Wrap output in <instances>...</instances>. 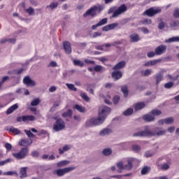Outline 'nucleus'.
Returning a JSON list of instances; mask_svg holds the SVG:
<instances>
[{
  "instance_id": "obj_1",
  "label": "nucleus",
  "mask_w": 179,
  "mask_h": 179,
  "mask_svg": "<svg viewBox=\"0 0 179 179\" xmlns=\"http://www.w3.org/2000/svg\"><path fill=\"white\" fill-rule=\"evenodd\" d=\"M110 113H111V108L106 106H101L99 110V117L91 118L87 120L85 124V128H91L92 127L103 124Z\"/></svg>"
},
{
  "instance_id": "obj_2",
  "label": "nucleus",
  "mask_w": 179,
  "mask_h": 179,
  "mask_svg": "<svg viewBox=\"0 0 179 179\" xmlns=\"http://www.w3.org/2000/svg\"><path fill=\"white\" fill-rule=\"evenodd\" d=\"M167 134V130L162 127H155L154 131H150L149 126H145L144 130L140 131L138 132L134 133L133 136H163Z\"/></svg>"
},
{
  "instance_id": "obj_3",
  "label": "nucleus",
  "mask_w": 179,
  "mask_h": 179,
  "mask_svg": "<svg viewBox=\"0 0 179 179\" xmlns=\"http://www.w3.org/2000/svg\"><path fill=\"white\" fill-rule=\"evenodd\" d=\"M28 155L29 148L27 147L22 148L18 152L13 153V157H15V159H17V160H22L24 159V157H26Z\"/></svg>"
},
{
  "instance_id": "obj_4",
  "label": "nucleus",
  "mask_w": 179,
  "mask_h": 179,
  "mask_svg": "<svg viewBox=\"0 0 179 179\" xmlns=\"http://www.w3.org/2000/svg\"><path fill=\"white\" fill-rule=\"evenodd\" d=\"M75 169H76V167L75 166H70L64 169H59L55 170L53 171V174H56L57 177H63V176H65V174L68 173H71V171H73Z\"/></svg>"
},
{
  "instance_id": "obj_5",
  "label": "nucleus",
  "mask_w": 179,
  "mask_h": 179,
  "mask_svg": "<svg viewBox=\"0 0 179 179\" xmlns=\"http://www.w3.org/2000/svg\"><path fill=\"white\" fill-rule=\"evenodd\" d=\"M53 129L56 132L65 129V122L62 119H57L53 125Z\"/></svg>"
},
{
  "instance_id": "obj_6",
  "label": "nucleus",
  "mask_w": 179,
  "mask_h": 179,
  "mask_svg": "<svg viewBox=\"0 0 179 179\" xmlns=\"http://www.w3.org/2000/svg\"><path fill=\"white\" fill-rule=\"evenodd\" d=\"M99 10L100 12L101 10V7L95 6L87 10V12L83 14V17H87V16H92V17H94V16L96 15V12H97Z\"/></svg>"
},
{
  "instance_id": "obj_7",
  "label": "nucleus",
  "mask_w": 179,
  "mask_h": 179,
  "mask_svg": "<svg viewBox=\"0 0 179 179\" xmlns=\"http://www.w3.org/2000/svg\"><path fill=\"white\" fill-rule=\"evenodd\" d=\"M127 6L125 4L121 5L115 11L113 12L112 17H118L120 15H122V13H125V11L127 10Z\"/></svg>"
},
{
  "instance_id": "obj_8",
  "label": "nucleus",
  "mask_w": 179,
  "mask_h": 179,
  "mask_svg": "<svg viewBox=\"0 0 179 179\" xmlns=\"http://www.w3.org/2000/svg\"><path fill=\"white\" fill-rule=\"evenodd\" d=\"M160 12H162V10H160V9L155 10L154 8H150L146 10L143 13V15H146V16H148L149 17H152L155 16V15H157V13H160Z\"/></svg>"
},
{
  "instance_id": "obj_9",
  "label": "nucleus",
  "mask_w": 179,
  "mask_h": 179,
  "mask_svg": "<svg viewBox=\"0 0 179 179\" xmlns=\"http://www.w3.org/2000/svg\"><path fill=\"white\" fill-rule=\"evenodd\" d=\"M167 50V46L166 45H161L157 47L155 50L156 55H162Z\"/></svg>"
},
{
  "instance_id": "obj_10",
  "label": "nucleus",
  "mask_w": 179,
  "mask_h": 179,
  "mask_svg": "<svg viewBox=\"0 0 179 179\" xmlns=\"http://www.w3.org/2000/svg\"><path fill=\"white\" fill-rule=\"evenodd\" d=\"M23 83L27 86H36V81L31 80L29 76H26L24 78Z\"/></svg>"
},
{
  "instance_id": "obj_11",
  "label": "nucleus",
  "mask_w": 179,
  "mask_h": 179,
  "mask_svg": "<svg viewBox=\"0 0 179 179\" xmlns=\"http://www.w3.org/2000/svg\"><path fill=\"white\" fill-rule=\"evenodd\" d=\"M63 47L66 54H71L72 52V46L69 41L64 42Z\"/></svg>"
},
{
  "instance_id": "obj_12",
  "label": "nucleus",
  "mask_w": 179,
  "mask_h": 179,
  "mask_svg": "<svg viewBox=\"0 0 179 179\" xmlns=\"http://www.w3.org/2000/svg\"><path fill=\"white\" fill-rule=\"evenodd\" d=\"M146 107V103L145 102H138L134 105V111H141Z\"/></svg>"
},
{
  "instance_id": "obj_13",
  "label": "nucleus",
  "mask_w": 179,
  "mask_h": 179,
  "mask_svg": "<svg viewBox=\"0 0 179 179\" xmlns=\"http://www.w3.org/2000/svg\"><path fill=\"white\" fill-rule=\"evenodd\" d=\"M107 22H108V18L102 19L96 24L92 25V30H96V27H100V26H104V24H107Z\"/></svg>"
},
{
  "instance_id": "obj_14",
  "label": "nucleus",
  "mask_w": 179,
  "mask_h": 179,
  "mask_svg": "<svg viewBox=\"0 0 179 179\" xmlns=\"http://www.w3.org/2000/svg\"><path fill=\"white\" fill-rule=\"evenodd\" d=\"M125 65H127V62L125 61H121L118 62L116 65H115L113 68V71H118L120 69H124L125 68Z\"/></svg>"
},
{
  "instance_id": "obj_15",
  "label": "nucleus",
  "mask_w": 179,
  "mask_h": 179,
  "mask_svg": "<svg viewBox=\"0 0 179 179\" xmlns=\"http://www.w3.org/2000/svg\"><path fill=\"white\" fill-rule=\"evenodd\" d=\"M31 143H33V141L31 140L22 139L19 141L18 145H20V146H25V148H27L28 146H30Z\"/></svg>"
},
{
  "instance_id": "obj_16",
  "label": "nucleus",
  "mask_w": 179,
  "mask_h": 179,
  "mask_svg": "<svg viewBox=\"0 0 179 179\" xmlns=\"http://www.w3.org/2000/svg\"><path fill=\"white\" fill-rule=\"evenodd\" d=\"M130 43H138L141 38L138 34H131L129 35Z\"/></svg>"
},
{
  "instance_id": "obj_17",
  "label": "nucleus",
  "mask_w": 179,
  "mask_h": 179,
  "mask_svg": "<svg viewBox=\"0 0 179 179\" xmlns=\"http://www.w3.org/2000/svg\"><path fill=\"white\" fill-rule=\"evenodd\" d=\"M112 78H113L115 80H118V79H121L122 78V73L120 71L115 70V71L112 72Z\"/></svg>"
},
{
  "instance_id": "obj_18",
  "label": "nucleus",
  "mask_w": 179,
  "mask_h": 179,
  "mask_svg": "<svg viewBox=\"0 0 179 179\" xmlns=\"http://www.w3.org/2000/svg\"><path fill=\"white\" fill-rule=\"evenodd\" d=\"M135 159L130 158L127 159V164L124 165V170H131L133 165L132 163H134V161Z\"/></svg>"
},
{
  "instance_id": "obj_19",
  "label": "nucleus",
  "mask_w": 179,
  "mask_h": 179,
  "mask_svg": "<svg viewBox=\"0 0 179 179\" xmlns=\"http://www.w3.org/2000/svg\"><path fill=\"white\" fill-rule=\"evenodd\" d=\"M143 119L144 121H146L147 122H152V121H155V116L151 114L145 115L143 117Z\"/></svg>"
},
{
  "instance_id": "obj_20",
  "label": "nucleus",
  "mask_w": 179,
  "mask_h": 179,
  "mask_svg": "<svg viewBox=\"0 0 179 179\" xmlns=\"http://www.w3.org/2000/svg\"><path fill=\"white\" fill-rule=\"evenodd\" d=\"M155 85L156 86H159V83L163 80V73H158L155 75Z\"/></svg>"
},
{
  "instance_id": "obj_21",
  "label": "nucleus",
  "mask_w": 179,
  "mask_h": 179,
  "mask_svg": "<svg viewBox=\"0 0 179 179\" xmlns=\"http://www.w3.org/2000/svg\"><path fill=\"white\" fill-rule=\"evenodd\" d=\"M159 62H162V60L161 59L151 60V61L145 62L144 66H153L154 65L159 64Z\"/></svg>"
},
{
  "instance_id": "obj_22",
  "label": "nucleus",
  "mask_w": 179,
  "mask_h": 179,
  "mask_svg": "<svg viewBox=\"0 0 179 179\" xmlns=\"http://www.w3.org/2000/svg\"><path fill=\"white\" fill-rule=\"evenodd\" d=\"M19 108V105L17 103H15L14 105H13L12 106H10L6 111V114L9 115V114H12V113H13V111H15V110H17Z\"/></svg>"
},
{
  "instance_id": "obj_23",
  "label": "nucleus",
  "mask_w": 179,
  "mask_h": 179,
  "mask_svg": "<svg viewBox=\"0 0 179 179\" xmlns=\"http://www.w3.org/2000/svg\"><path fill=\"white\" fill-rule=\"evenodd\" d=\"M6 43H10L11 44H15L16 43V39L15 38H3L0 41V44H6Z\"/></svg>"
},
{
  "instance_id": "obj_24",
  "label": "nucleus",
  "mask_w": 179,
  "mask_h": 179,
  "mask_svg": "<svg viewBox=\"0 0 179 179\" xmlns=\"http://www.w3.org/2000/svg\"><path fill=\"white\" fill-rule=\"evenodd\" d=\"M113 131L110 129H103L99 132L100 136H106L107 135H110Z\"/></svg>"
},
{
  "instance_id": "obj_25",
  "label": "nucleus",
  "mask_w": 179,
  "mask_h": 179,
  "mask_svg": "<svg viewBox=\"0 0 179 179\" xmlns=\"http://www.w3.org/2000/svg\"><path fill=\"white\" fill-rule=\"evenodd\" d=\"M22 121L23 122H26L27 121H36V117L33 115H23Z\"/></svg>"
},
{
  "instance_id": "obj_26",
  "label": "nucleus",
  "mask_w": 179,
  "mask_h": 179,
  "mask_svg": "<svg viewBox=\"0 0 179 179\" xmlns=\"http://www.w3.org/2000/svg\"><path fill=\"white\" fill-rule=\"evenodd\" d=\"M58 8V2L55 1L50 3L46 6V9H50V10H54Z\"/></svg>"
},
{
  "instance_id": "obj_27",
  "label": "nucleus",
  "mask_w": 179,
  "mask_h": 179,
  "mask_svg": "<svg viewBox=\"0 0 179 179\" xmlns=\"http://www.w3.org/2000/svg\"><path fill=\"white\" fill-rule=\"evenodd\" d=\"M20 178H26L27 177V167H22L20 169Z\"/></svg>"
},
{
  "instance_id": "obj_28",
  "label": "nucleus",
  "mask_w": 179,
  "mask_h": 179,
  "mask_svg": "<svg viewBox=\"0 0 179 179\" xmlns=\"http://www.w3.org/2000/svg\"><path fill=\"white\" fill-rule=\"evenodd\" d=\"M69 163H71V162H69V160H63L59 162H57V166L59 168L65 167V166H68V164H69Z\"/></svg>"
},
{
  "instance_id": "obj_29",
  "label": "nucleus",
  "mask_w": 179,
  "mask_h": 179,
  "mask_svg": "<svg viewBox=\"0 0 179 179\" xmlns=\"http://www.w3.org/2000/svg\"><path fill=\"white\" fill-rule=\"evenodd\" d=\"M165 43H179V36H173L165 41Z\"/></svg>"
},
{
  "instance_id": "obj_30",
  "label": "nucleus",
  "mask_w": 179,
  "mask_h": 179,
  "mask_svg": "<svg viewBox=\"0 0 179 179\" xmlns=\"http://www.w3.org/2000/svg\"><path fill=\"white\" fill-rule=\"evenodd\" d=\"M113 154V150L111 148H105L102 150V155L103 156H110Z\"/></svg>"
},
{
  "instance_id": "obj_31",
  "label": "nucleus",
  "mask_w": 179,
  "mask_h": 179,
  "mask_svg": "<svg viewBox=\"0 0 179 179\" xmlns=\"http://www.w3.org/2000/svg\"><path fill=\"white\" fill-rule=\"evenodd\" d=\"M73 62L76 66H80L81 68L85 66V63L80 60L73 59Z\"/></svg>"
},
{
  "instance_id": "obj_32",
  "label": "nucleus",
  "mask_w": 179,
  "mask_h": 179,
  "mask_svg": "<svg viewBox=\"0 0 179 179\" xmlns=\"http://www.w3.org/2000/svg\"><path fill=\"white\" fill-rule=\"evenodd\" d=\"M71 149V147H69V145H64L62 148H59V155H64V152H68V150H69Z\"/></svg>"
},
{
  "instance_id": "obj_33",
  "label": "nucleus",
  "mask_w": 179,
  "mask_h": 179,
  "mask_svg": "<svg viewBox=\"0 0 179 179\" xmlns=\"http://www.w3.org/2000/svg\"><path fill=\"white\" fill-rule=\"evenodd\" d=\"M134 113V108H129L127 110H126L124 112H123V115H125V117H129L131 114Z\"/></svg>"
},
{
  "instance_id": "obj_34",
  "label": "nucleus",
  "mask_w": 179,
  "mask_h": 179,
  "mask_svg": "<svg viewBox=\"0 0 179 179\" xmlns=\"http://www.w3.org/2000/svg\"><path fill=\"white\" fill-rule=\"evenodd\" d=\"M74 108H76V110L79 111V113H85L86 111V109L85 108V107H83L79 104L75 105Z\"/></svg>"
},
{
  "instance_id": "obj_35",
  "label": "nucleus",
  "mask_w": 179,
  "mask_h": 179,
  "mask_svg": "<svg viewBox=\"0 0 179 179\" xmlns=\"http://www.w3.org/2000/svg\"><path fill=\"white\" fill-rule=\"evenodd\" d=\"M121 90L125 97H128V87L127 85H123L121 87Z\"/></svg>"
},
{
  "instance_id": "obj_36",
  "label": "nucleus",
  "mask_w": 179,
  "mask_h": 179,
  "mask_svg": "<svg viewBox=\"0 0 179 179\" xmlns=\"http://www.w3.org/2000/svg\"><path fill=\"white\" fill-rule=\"evenodd\" d=\"M131 149L136 153H139L141 152V145L134 144L132 145Z\"/></svg>"
},
{
  "instance_id": "obj_37",
  "label": "nucleus",
  "mask_w": 179,
  "mask_h": 179,
  "mask_svg": "<svg viewBox=\"0 0 179 179\" xmlns=\"http://www.w3.org/2000/svg\"><path fill=\"white\" fill-rule=\"evenodd\" d=\"M164 122L167 125H170V124H173L174 122V118L171 117L165 118L164 119Z\"/></svg>"
},
{
  "instance_id": "obj_38",
  "label": "nucleus",
  "mask_w": 179,
  "mask_h": 179,
  "mask_svg": "<svg viewBox=\"0 0 179 179\" xmlns=\"http://www.w3.org/2000/svg\"><path fill=\"white\" fill-rule=\"evenodd\" d=\"M66 86H67V87H68V89H69V90H73V92H77L78 91V88L76 87L73 84L66 83Z\"/></svg>"
},
{
  "instance_id": "obj_39",
  "label": "nucleus",
  "mask_w": 179,
  "mask_h": 179,
  "mask_svg": "<svg viewBox=\"0 0 179 179\" xmlns=\"http://www.w3.org/2000/svg\"><path fill=\"white\" fill-rule=\"evenodd\" d=\"M94 71L95 72H100L101 71H106V68L100 65H96L94 67Z\"/></svg>"
},
{
  "instance_id": "obj_40",
  "label": "nucleus",
  "mask_w": 179,
  "mask_h": 179,
  "mask_svg": "<svg viewBox=\"0 0 179 179\" xmlns=\"http://www.w3.org/2000/svg\"><path fill=\"white\" fill-rule=\"evenodd\" d=\"M10 132H13V134H15V135H20V130L12 127L9 129Z\"/></svg>"
},
{
  "instance_id": "obj_41",
  "label": "nucleus",
  "mask_w": 179,
  "mask_h": 179,
  "mask_svg": "<svg viewBox=\"0 0 179 179\" xmlns=\"http://www.w3.org/2000/svg\"><path fill=\"white\" fill-rule=\"evenodd\" d=\"M72 110L69 109L66 112L62 113V117H72Z\"/></svg>"
},
{
  "instance_id": "obj_42",
  "label": "nucleus",
  "mask_w": 179,
  "mask_h": 179,
  "mask_svg": "<svg viewBox=\"0 0 179 179\" xmlns=\"http://www.w3.org/2000/svg\"><path fill=\"white\" fill-rule=\"evenodd\" d=\"M40 99L37 98L31 102V106H32V107H36V106L40 104Z\"/></svg>"
},
{
  "instance_id": "obj_43",
  "label": "nucleus",
  "mask_w": 179,
  "mask_h": 179,
  "mask_svg": "<svg viewBox=\"0 0 179 179\" xmlns=\"http://www.w3.org/2000/svg\"><path fill=\"white\" fill-rule=\"evenodd\" d=\"M80 97H82V99H84L85 101H90V98H89V96H87V95L85 92L80 94Z\"/></svg>"
},
{
  "instance_id": "obj_44",
  "label": "nucleus",
  "mask_w": 179,
  "mask_h": 179,
  "mask_svg": "<svg viewBox=\"0 0 179 179\" xmlns=\"http://www.w3.org/2000/svg\"><path fill=\"white\" fill-rule=\"evenodd\" d=\"M173 86H174V83L171 81L165 83L164 85V87H165V89H171V87H173Z\"/></svg>"
},
{
  "instance_id": "obj_45",
  "label": "nucleus",
  "mask_w": 179,
  "mask_h": 179,
  "mask_svg": "<svg viewBox=\"0 0 179 179\" xmlns=\"http://www.w3.org/2000/svg\"><path fill=\"white\" fill-rule=\"evenodd\" d=\"M25 10L27 13L29 14L30 16L34 15V8H33V7H29L28 9H26Z\"/></svg>"
},
{
  "instance_id": "obj_46",
  "label": "nucleus",
  "mask_w": 179,
  "mask_h": 179,
  "mask_svg": "<svg viewBox=\"0 0 179 179\" xmlns=\"http://www.w3.org/2000/svg\"><path fill=\"white\" fill-rule=\"evenodd\" d=\"M151 114L154 116V115H160L162 114V110H157V109H155L152 110L151 112Z\"/></svg>"
},
{
  "instance_id": "obj_47",
  "label": "nucleus",
  "mask_w": 179,
  "mask_h": 179,
  "mask_svg": "<svg viewBox=\"0 0 179 179\" xmlns=\"http://www.w3.org/2000/svg\"><path fill=\"white\" fill-rule=\"evenodd\" d=\"M24 131L25 132L26 135L28 136V138H34V134H33V133H31V131L30 130H24Z\"/></svg>"
},
{
  "instance_id": "obj_48",
  "label": "nucleus",
  "mask_w": 179,
  "mask_h": 179,
  "mask_svg": "<svg viewBox=\"0 0 179 179\" xmlns=\"http://www.w3.org/2000/svg\"><path fill=\"white\" fill-rule=\"evenodd\" d=\"M60 104H61V99L59 98L56 101H55L53 103V108H55L56 107H59Z\"/></svg>"
},
{
  "instance_id": "obj_49",
  "label": "nucleus",
  "mask_w": 179,
  "mask_h": 179,
  "mask_svg": "<svg viewBox=\"0 0 179 179\" xmlns=\"http://www.w3.org/2000/svg\"><path fill=\"white\" fill-rule=\"evenodd\" d=\"M162 170H169L170 169V164L164 163L161 166Z\"/></svg>"
},
{
  "instance_id": "obj_50",
  "label": "nucleus",
  "mask_w": 179,
  "mask_h": 179,
  "mask_svg": "<svg viewBox=\"0 0 179 179\" xmlns=\"http://www.w3.org/2000/svg\"><path fill=\"white\" fill-rule=\"evenodd\" d=\"M12 162V159L8 158L4 161H0V166H5V164H7V163H10Z\"/></svg>"
},
{
  "instance_id": "obj_51",
  "label": "nucleus",
  "mask_w": 179,
  "mask_h": 179,
  "mask_svg": "<svg viewBox=\"0 0 179 179\" xmlns=\"http://www.w3.org/2000/svg\"><path fill=\"white\" fill-rule=\"evenodd\" d=\"M113 104H118L120 103V96L116 95L113 97Z\"/></svg>"
},
{
  "instance_id": "obj_52",
  "label": "nucleus",
  "mask_w": 179,
  "mask_h": 179,
  "mask_svg": "<svg viewBox=\"0 0 179 179\" xmlns=\"http://www.w3.org/2000/svg\"><path fill=\"white\" fill-rule=\"evenodd\" d=\"M149 171V167L145 166L141 170V174L145 176V174H148V171Z\"/></svg>"
},
{
  "instance_id": "obj_53",
  "label": "nucleus",
  "mask_w": 179,
  "mask_h": 179,
  "mask_svg": "<svg viewBox=\"0 0 179 179\" xmlns=\"http://www.w3.org/2000/svg\"><path fill=\"white\" fill-rule=\"evenodd\" d=\"M31 156H32V157H38V156H40V152L37 150H34L31 152Z\"/></svg>"
},
{
  "instance_id": "obj_54",
  "label": "nucleus",
  "mask_w": 179,
  "mask_h": 179,
  "mask_svg": "<svg viewBox=\"0 0 179 179\" xmlns=\"http://www.w3.org/2000/svg\"><path fill=\"white\" fill-rule=\"evenodd\" d=\"M173 17H175L176 19L179 18V8L175 9V11L173 12Z\"/></svg>"
},
{
  "instance_id": "obj_55",
  "label": "nucleus",
  "mask_w": 179,
  "mask_h": 179,
  "mask_svg": "<svg viewBox=\"0 0 179 179\" xmlns=\"http://www.w3.org/2000/svg\"><path fill=\"white\" fill-rule=\"evenodd\" d=\"M117 166L118 169H120V170H125V168H124L125 166H124V164H122V162L117 163Z\"/></svg>"
},
{
  "instance_id": "obj_56",
  "label": "nucleus",
  "mask_w": 179,
  "mask_h": 179,
  "mask_svg": "<svg viewBox=\"0 0 179 179\" xmlns=\"http://www.w3.org/2000/svg\"><path fill=\"white\" fill-rule=\"evenodd\" d=\"M164 27H166V22H161L158 25L159 30H163Z\"/></svg>"
},
{
  "instance_id": "obj_57",
  "label": "nucleus",
  "mask_w": 179,
  "mask_h": 179,
  "mask_svg": "<svg viewBox=\"0 0 179 179\" xmlns=\"http://www.w3.org/2000/svg\"><path fill=\"white\" fill-rule=\"evenodd\" d=\"M23 71H24L23 69H20L18 70H14L12 73L13 74L16 73L17 75H20V73H23Z\"/></svg>"
},
{
  "instance_id": "obj_58",
  "label": "nucleus",
  "mask_w": 179,
  "mask_h": 179,
  "mask_svg": "<svg viewBox=\"0 0 179 179\" xmlns=\"http://www.w3.org/2000/svg\"><path fill=\"white\" fill-rule=\"evenodd\" d=\"M171 27H177L179 26V21H173L170 24Z\"/></svg>"
},
{
  "instance_id": "obj_59",
  "label": "nucleus",
  "mask_w": 179,
  "mask_h": 179,
  "mask_svg": "<svg viewBox=\"0 0 179 179\" xmlns=\"http://www.w3.org/2000/svg\"><path fill=\"white\" fill-rule=\"evenodd\" d=\"M153 155H155V153L153 152H150V151H147L145 152L144 156L145 157H152V156H153Z\"/></svg>"
},
{
  "instance_id": "obj_60",
  "label": "nucleus",
  "mask_w": 179,
  "mask_h": 179,
  "mask_svg": "<svg viewBox=\"0 0 179 179\" xmlns=\"http://www.w3.org/2000/svg\"><path fill=\"white\" fill-rule=\"evenodd\" d=\"M152 73V70L146 69L143 73V76H149Z\"/></svg>"
},
{
  "instance_id": "obj_61",
  "label": "nucleus",
  "mask_w": 179,
  "mask_h": 179,
  "mask_svg": "<svg viewBox=\"0 0 179 179\" xmlns=\"http://www.w3.org/2000/svg\"><path fill=\"white\" fill-rule=\"evenodd\" d=\"M140 30L144 33V34H149V29L146 27H141Z\"/></svg>"
},
{
  "instance_id": "obj_62",
  "label": "nucleus",
  "mask_w": 179,
  "mask_h": 179,
  "mask_svg": "<svg viewBox=\"0 0 179 179\" xmlns=\"http://www.w3.org/2000/svg\"><path fill=\"white\" fill-rule=\"evenodd\" d=\"M48 66L51 68H55L56 66H57V64L56 62L52 61L48 64Z\"/></svg>"
},
{
  "instance_id": "obj_63",
  "label": "nucleus",
  "mask_w": 179,
  "mask_h": 179,
  "mask_svg": "<svg viewBox=\"0 0 179 179\" xmlns=\"http://www.w3.org/2000/svg\"><path fill=\"white\" fill-rule=\"evenodd\" d=\"M109 27L110 30L115 29V27H118V23H113L109 24Z\"/></svg>"
},
{
  "instance_id": "obj_64",
  "label": "nucleus",
  "mask_w": 179,
  "mask_h": 179,
  "mask_svg": "<svg viewBox=\"0 0 179 179\" xmlns=\"http://www.w3.org/2000/svg\"><path fill=\"white\" fill-rule=\"evenodd\" d=\"M5 148H6V150H12V145H10V143H6V144H5Z\"/></svg>"
}]
</instances>
